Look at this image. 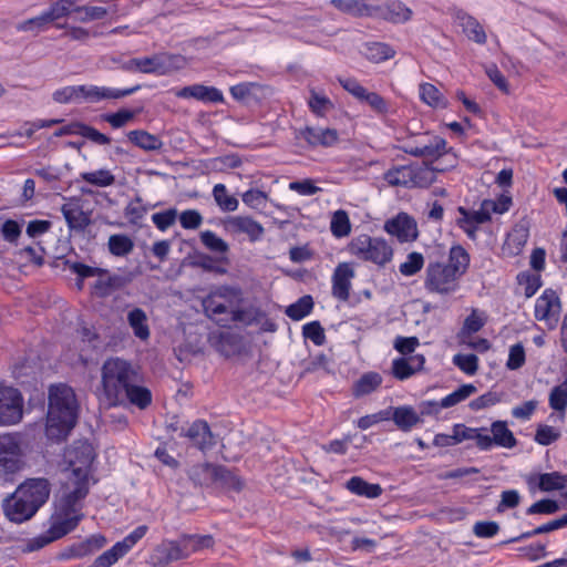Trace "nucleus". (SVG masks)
<instances>
[{"instance_id": "f257e3e1", "label": "nucleus", "mask_w": 567, "mask_h": 567, "mask_svg": "<svg viewBox=\"0 0 567 567\" xmlns=\"http://www.w3.org/2000/svg\"><path fill=\"white\" fill-rule=\"evenodd\" d=\"M79 417V404L73 389L64 383L49 388L45 435L55 442L64 441Z\"/></svg>"}, {"instance_id": "f03ea898", "label": "nucleus", "mask_w": 567, "mask_h": 567, "mask_svg": "<svg viewBox=\"0 0 567 567\" xmlns=\"http://www.w3.org/2000/svg\"><path fill=\"white\" fill-rule=\"evenodd\" d=\"M134 381H143L138 368L122 358H109L101 367V382L95 396L106 409L122 406V394Z\"/></svg>"}, {"instance_id": "7ed1b4c3", "label": "nucleus", "mask_w": 567, "mask_h": 567, "mask_svg": "<svg viewBox=\"0 0 567 567\" xmlns=\"http://www.w3.org/2000/svg\"><path fill=\"white\" fill-rule=\"evenodd\" d=\"M140 89V84L125 89L96 85H69L56 90L53 93V100L61 104L81 101L99 102L101 100H118L137 92Z\"/></svg>"}, {"instance_id": "20e7f679", "label": "nucleus", "mask_w": 567, "mask_h": 567, "mask_svg": "<svg viewBox=\"0 0 567 567\" xmlns=\"http://www.w3.org/2000/svg\"><path fill=\"white\" fill-rule=\"evenodd\" d=\"M82 518L83 514L76 513V509L70 511L56 505V509L51 516L49 528L42 534L29 539L27 550H39L50 543L64 537L79 526Z\"/></svg>"}, {"instance_id": "39448f33", "label": "nucleus", "mask_w": 567, "mask_h": 567, "mask_svg": "<svg viewBox=\"0 0 567 567\" xmlns=\"http://www.w3.org/2000/svg\"><path fill=\"white\" fill-rule=\"evenodd\" d=\"M348 251L351 256L363 262H370L379 268H384L393 259V248L382 237H372L361 234L351 239L348 244Z\"/></svg>"}, {"instance_id": "423d86ee", "label": "nucleus", "mask_w": 567, "mask_h": 567, "mask_svg": "<svg viewBox=\"0 0 567 567\" xmlns=\"http://www.w3.org/2000/svg\"><path fill=\"white\" fill-rule=\"evenodd\" d=\"M185 65L186 59L182 54L163 53L131 59L125 63L124 69L147 74L166 75L182 70Z\"/></svg>"}, {"instance_id": "0eeeda50", "label": "nucleus", "mask_w": 567, "mask_h": 567, "mask_svg": "<svg viewBox=\"0 0 567 567\" xmlns=\"http://www.w3.org/2000/svg\"><path fill=\"white\" fill-rule=\"evenodd\" d=\"M423 287L429 293L447 296L460 289V279L444 262L430 260L425 267Z\"/></svg>"}, {"instance_id": "6e6552de", "label": "nucleus", "mask_w": 567, "mask_h": 567, "mask_svg": "<svg viewBox=\"0 0 567 567\" xmlns=\"http://www.w3.org/2000/svg\"><path fill=\"white\" fill-rule=\"evenodd\" d=\"M96 457L93 445L86 440H76L66 446L63 461L72 472V477L90 478Z\"/></svg>"}, {"instance_id": "1a4fd4ad", "label": "nucleus", "mask_w": 567, "mask_h": 567, "mask_svg": "<svg viewBox=\"0 0 567 567\" xmlns=\"http://www.w3.org/2000/svg\"><path fill=\"white\" fill-rule=\"evenodd\" d=\"M338 82L342 89L351 94L355 100L369 105L375 115L383 117L390 113V103L379 93L369 92L355 78L340 76L338 78Z\"/></svg>"}, {"instance_id": "9d476101", "label": "nucleus", "mask_w": 567, "mask_h": 567, "mask_svg": "<svg viewBox=\"0 0 567 567\" xmlns=\"http://www.w3.org/2000/svg\"><path fill=\"white\" fill-rule=\"evenodd\" d=\"M146 525L134 528L122 540L116 542L110 549L99 555L87 567H111L124 557L147 533Z\"/></svg>"}, {"instance_id": "9b49d317", "label": "nucleus", "mask_w": 567, "mask_h": 567, "mask_svg": "<svg viewBox=\"0 0 567 567\" xmlns=\"http://www.w3.org/2000/svg\"><path fill=\"white\" fill-rule=\"evenodd\" d=\"M106 544L107 538L103 534H91L63 547L55 558L59 561L84 559L100 551Z\"/></svg>"}, {"instance_id": "f8f14e48", "label": "nucleus", "mask_w": 567, "mask_h": 567, "mask_svg": "<svg viewBox=\"0 0 567 567\" xmlns=\"http://www.w3.org/2000/svg\"><path fill=\"white\" fill-rule=\"evenodd\" d=\"M23 396L12 386H0V426L19 423L23 416Z\"/></svg>"}, {"instance_id": "ddd939ff", "label": "nucleus", "mask_w": 567, "mask_h": 567, "mask_svg": "<svg viewBox=\"0 0 567 567\" xmlns=\"http://www.w3.org/2000/svg\"><path fill=\"white\" fill-rule=\"evenodd\" d=\"M560 311V298L554 289H545L536 299L534 317L538 321H544L549 329H554L557 326Z\"/></svg>"}, {"instance_id": "4468645a", "label": "nucleus", "mask_w": 567, "mask_h": 567, "mask_svg": "<svg viewBox=\"0 0 567 567\" xmlns=\"http://www.w3.org/2000/svg\"><path fill=\"white\" fill-rule=\"evenodd\" d=\"M384 230L399 243H412L417 239L419 230L415 219L406 213H399L395 217L388 219Z\"/></svg>"}, {"instance_id": "2eb2a0df", "label": "nucleus", "mask_w": 567, "mask_h": 567, "mask_svg": "<svg viewBox=\"0 0 567 567\" xmlns=\"http://www.w3.org/2000/svg\"><path fill=\"white\" fill-rule=\"evenodd\" d=\"M17 492L22 495L31 506L37 507V512L48 502L51 485L47 478H28L21 483Z\"/></svg>"}, {"instance_id": "dca6fc26", "label": "nucleus", "mask_w": 567, "mask_h": 567, "mask_svg": "<svg viewBox=\"0 0 567 567\" xmlns=\"http://www.w3.org/2000/svg\"><path fill=\"white\" fill-rule=\"evenodd\" d=\"M61 213L71 233L83 234L91 225V213L84 212L79 198H70L61 206Z\"/></svg>"}, {"instance_id": "f3484780", "label": "nucleus", "mask_w": 567, "mask_h": 567, "mask_svg": "<svg viewBox=\"0 0 567 567\" xmlns=\"http://www.w3.org/2000/svg\"><path fill=\"white\" fill-rule=\"evenodd\" d=\"M457 212L460 217L456 219V225L472 240L476 239L478 226L492 220L483 202L477 210H470L463 206H458Z\"/></svg>"}, {"instance_id": "a211bd4d", "label": "nucleus", "mask_w": 567, "mask_h": 567, "mask_svg": "<svg viewBox=\"0 0 567 567\" xmlns=\"http://www.w3.org/2000/svg\"><path fill=\"white\" fill-rule=\"evenodd\" d=\"M172 92L178 99H194L205 104H221L225 103L223 92L216 86H208L204 84H193L181 89H173Z\"/></svg>"}, {"instance_id": "6ab92c4d", "label": "nucleus", "mask_w": 567, "mask_h": 567, "mask_svg": "<svg viewBox=\"0 0 567 567\" xmlns=\"http://www.w3.org/2000/svg\"><path fill=\"white\" fill-rule=\"evenodd\" d=\"M178 436L186 437L193 446L202 452L210 450L215 445L214 434L204 420H196L187 427H181Z\"/></svg>"}, {"instance_id": "aec40b11", "label": "nucleus", "mask_w": 567, "mask_h": 567, "mask_svg": "<svg viewBox=\"0 0 567 567\" xmlns=\"http://www.w3.org/2000/svg\"><path fill=\"white\" fill-rule=\"evenodd\" d=\"M355 277V271L350 262H340L333 270L331 277V293L342 302L350 299L351 280Z\"/></svg>"}, {"instance_id": "412c9836", "label": "nucleus", "mask_w": 567, "mask_h": 567, "mask_svg": "<svg viewBox=\"0 0 567 567\" xmlns=\"http://www.w3.org/2000/svg\"><path fill=\"white\" fill-rule=\"evenodd\" d=\"M224 227L233 235L246 234L251 243L260 240L265 231L262 225L250 216L228 217Z\"/></svg>"}, {"instance_id": "4be33fe9", "label": "nucleus", "mask_w": 567, "mask_h": 567, "mask_svg": "<svg viewBox=\"0 0 567 567\" xmlns=\"http://www.w3.org/2000/svg\"><path fill=\"white\" fill-rule=\"evenodd\" d=\"M452 148H447V142L441 136H433L429 143H409L404 152L415 157H423L436 161L447 154Z\"/></svg>"}, {"instance_id": "5701e85b", "label": "nucleus", "mask_w": 567, "mask_h": 567, "mask_svg": "<svg viewBox=\"0 0 567 567\" xmlns=\"http://www.w3.org/2000/svg\"><path fill=\"white\" fill-rule=\"evenodd\" d=\"M3 511L6 517L13 523L21 524L31 519L35 513L37 507L31 506L22 495L16 491L14 494L4 501Z\"/></svg>"}, {"instance_id": "b1692460", "label": "nucleus", "mask_w": 567, "mask_h": 567, "mask_svg": "<svg viewBox=\"0 0 567 567\" xmlns=\"http://www.w3.org/2000/svg\"><path fill=\"white\" fill-rule=\"evenodd\" d=\"M372 18L382 19L391 23H404L412 18V10L399 0L384 4H373Z\"/></svg>"}, {"instance_id": "393cba45", "label": "nucleus", "mask_w": 567, "mask_h": 567, "mask_svg": "<svg viewBox=\"0 0 567 567\" xmlns=\"http://www.w3.org/2000/svg\"><path fill=\"white\" fill-rule=\"evenodd\" d=\"M529 238V225L526 220L515 224L507 233L503 244V252L508 257L520 255Z\"/></svg>"}, {"instance_id": "a878e982", "label": "nucleus", "mask_w": 567, "mask_h": 567, "mask_svg": "<svg viewBox=\"0 0 567 567\" xmlns=\"http://www.w3.org/2000/svg\"><path fill=\"white\" fill-rule=\"evenodd\" d=\"M233 292L234 289L227 286L219 287L209 292L202 301L206 316L218 323V319H220L219 316L228 315L225 299H227Z\"/></svg>"}, {"instance_id": "bb28decb", "label": "nucleus", "mask_w": 567, "mask_h": 567, "mask_svg": "<svg viewBox=\"0 0 567 567\" xmlns=\"http://www.w3.org/2000/svg\"><path fill=\"white\" fill-rule=\"evenodd\" d=\"M299 135L311 147H331L339 141L338 131L329 127L322 128L306 126L305 128L300 130Z\"/></svg>"}, {"instance_id": "cd10ccee", "label": "nucleus", "mask_w": 567, "mask_h": 567, "mask_svg": "<svg viewBox=\"0 0 567 567\" xmlns=\"http://www.w3.org/2000/svg\"><path fill=\"white\" fill-rule=\"evenodd\" d=\"M153 401L152 391L143 385V381H134L122 394V406L130 404L140 410H146Z\"/></svg>"}, {"instance_id": "c85d7f7f", "label": "nucleus", "mask_w": 567, "mask_h": 567, "mask_svg": "<svg viewBox=\"0 0 567 567\" xmlns=\"http://www.w3.org/2000/svg\"><path fill=\"white\" fill-rule=\"evenodd\" d=\"M475 392H476L475 385H473L471 383L463 384L460 388H457L455 391H453L450 394L442 398L440 402H435V401L425 402L424 404H426L431 409H429L426 411H422V413L439 412L441 409L452 408V406L465 401L468 396H471Z\"/></svg>"}, {"instance_id": "c756f323", "label": "nucleus", "mask_w": 567, "mask_h": 567, "mask_svg": "<svg viewBox=\"0 0 567 567\" xmlns=\"http://www.w3.org/2000/svg\"><path fill=\"white\" fill-rule=\"evenodd\" d=\"M425 358L423 354H415L409 358H396L392 361V374L395 379L404 381L424 367Z\"/></svg>"}, {"instance_id": "7c9ffc66", "label": "nucleus", "mask_w": 567, "mask_h": 567, "mask_svg": "<svg viewBox=\"0 0 567 567\" xmlns=\"http://www.w3.org/2000/svg\"><path fill=\"white\" fill-rule=\"evenodd\" d=\"M455 19L468 40L474 41L477 44L486 43V32L476 18L463 10H458L455 13Z\"/></svg>"}, {"instance_id": "2f4dec72", "label": "nucleus", "mask_w": 567, "mask_h": 567, "mask_svg": "<svg viewBox=\"0 0 567 567\" xmlns=\"http://www.w3.org/2000/svg\"><path fill=\"white\" fill-rule=\"evenodd\" d=\"M74 481V488L65 493L60 502L59 506L66 509H76V513H82L81 501L84 499L89 494V480L83 477H72Z\"/></svg>"}, {"instance_id": "473e14b6", "label": "nucleus", "mask_w": 567, "mask_h": 567, "mask_svg": "<svg viewBox=\"0 0 567 567\" xmlns=\"http://www.w3.org/2000/svg\"><path fill=\"white\" fill-rule=\"evenodd\" d=\"M471 264L470 252L460 244H454L449 249L447 261L444 265L461 280L467 272Z\"/></svg>"}, {"instance_id": "72a5a7b5", "label": "nucleus", "mask_w": 567, "mask_h": 567, "mask_svg": "<svg viewBox=\"0 0 567 567\" xmlns=\"http://www.w3.org/2000/svg\"><path fill=\"white\" fill-rule=\"evenodd\" d=\"M213 485L224 492L239 493L243 491L245 483L235 471L224 465H216Z\"/></svg>"}, {"instance_id": "f704fd0d", "label": "nucleus", "mask_w": 567, "mask_h": 567, "mask_svg": "<svg viewBox=\"0 0 567 567\" xmlns=\"http://www.w3.org/2000/svg\"><path fill=\"white\" fill-rule=\"evenodd\" d=\"M390 419L402 432H410L416 424L422 422L421 416L411 405L389 408Z\"/></svg>"}, {"instance_id": "c9c22d12", "label": "nucleus", "mask_w": 567, "mask_h": 567, "mask_svg": "<svg viewBox=\"0 0 567 567\" xmlns=\"http://www.w3.org/2000/svg\"><path fill=\"white\" fill-rule=\"evenodd\" d=\"M382 383L380 373L370 371L363 373L351 388L353 398L360 399L374 392Z\"/></svg>"}, {"instance_id": "e433bc0d", "label": "nucleus", "mask_w": 567, "mask_h": 567, "mask_svg": "<svg viewBox=\"0 0 567 567\" xmlns=\"http://www.w3.org/2000/svg\"><path fill=\"white\" fill-rule=\"evenodd\" d=\"M157 553L161 555V559L165 564L189 557L182 536L177 540L163 542L157 547Z\"/></svg>"}, {"instance_id": "4c0bfd02", "label": "nucleus", "mask_w": 567, "mask_h": 567, "mask_svg": "<svg viewBox=\"0 0 567 567\" xmlns=\"http://www.w3.org/2000/svg\"><path fill=\"white\" fill-rule=\"evenodd\" d=\"M346 488L357 495L370 499L378 498L383 489L380 484L369 483L360 476H352L346 482Z\"/></svg>"}, {"instance_id": "58836bf2", "label": "nucleus", "mask_w": 567, "mask_h": 567, "mask_svg": "<svg viewBox=\"0 0 567 567\" xmlns=\"http://www.w3.org/2000/svg\"><path fill=\"white\" fill-rule=\"evenodd\" d=\"M339 11L350 14L355 18L370 17L372 18L373 4H369L365 0H330Z\"/></svg>"}, {"instance_id": "ea45409f", "label": "nucleus", "mask_w": 567, "mask_h": 567, "mask_svg": "<svg viewBox=\"0 0 567 567\" xmlns=\"http://www.w3.org/2000/svg\"><path fill=\"white\" fill-rule=\"evenodd\" d=\"M548 404L555 413L550 414V419L564 423L567 412V389L563 385H556L550 390Z\"/></svg>"}, {"instance_id": "a19ab883", "label": "nucleus", "mask_w": 567, "mask_h": 567, "mask_svg": "<svg viewBox=\"0 0 567 567\" xmlns=\"http://www.w3.org/2000/svg\"><path fill=\"white\" fill-rule=\"evenodd\" d=\"M216 465L204 462L192 465L187 471L188 478L199 486H213Z\"/></svg>"}, {"instance_id": "79ce46f5", "label": "nucleus", "mask_w": 567, "mask_h": 567, "mask_svg": "<svg viewBox=\"0 0 567 567\" xmlns=\"http://www.w3.org/2000/svg\"><path fill=\"white\" fill-rule=\"evenodd\" d=\"M131 143L143 151H159L163 147L162 140L144 130H134L127 133Z\"/></svg>"}, {"instance_id": "37998d69", "label": "nucleus", "mask_w": 567, "mask_h": 567, "mask_svg": "<svg viewBox=\"0 0 567 567\" xmlns=\"http://www.w3.org/2000/svg\"><path fill=\"white\" fill-rule=\"evenodd\" d=\"M420 99L426 105L433 109H445L447 106V100L444 94L432 83L420 84Z\"/></svg>"}, {"instance_id": "c03bdc74", "label": "nucleus", "mask_w": 567, "mask_h": 567, "mask_svg": "<svg viewBox=\"0 0 567 567\" xmlns=\"http://www.w3.org/2000/svg\"><path fill=\"white\" fill-rule=\"evenodd\" d=\"M364 56L374 63H380L392 59L395 55V50L383 42H368L363 47Z\"/></svg>"}, {"instance_id": "a18cd8bd", "label": "nucleus", "mask_w": 567, "mask_h": 567, "mask_svg": "<svg viewBox=\"0 0 567 567\" xmlns=\"http://www.w3.org/2000/svg\"><path fill=\"white\" fill-rule=\"evenodd\" d=\"M494 444L505 449H513L517 444L514 433L508 429L505 421H495L491 425Z\"/></svg>"}, {"instance_id": "49530a36", "label": "nucleus", "mask_w": 567, "mask_h": 567, "mask_svg": "<svg viewBox=\"0 0 567 567\" xmlns=\"http://www.w3.org/2000/svg\"><path fill=\"white\" fill-rule=\"evenodd\" d=\"M127 321L133 329L134 336L141 340L150 338V328L147 324V317L143 309L134 308L127 315Z\"/></svg>"}, {"instance_id": "de8ad7c7", "label": "nucleus", "mask_w": 567, "mask_h": 567, "mask_svg": "<svg viewBox=\"0 0 567 567\" xmlns=\"http://www.w3.org/2000/svg\"><path fill=\"white\" fill-rule=\"evenodd\" d=\"M411 165H402L385 172L384 179L391 186L413 188V179L411 177Z\"/></svg>"}, {"instance_id": "09e8293b", "label": "nucleus", "mask_w": 567, "mask_h": 567, "mask_svg": "<svg viewBox=\"0 0 567 567\" xmlns=\"http://www.w3.org/2000/svg\"><path fill=\"white\" fill-rule=\"evenodd\" d=\"M313 306V298L305 295L287 307L286 315L293 321H300L312 312Z\"/></svg>"}, {"instance_id": "8fccbe9b", "label": "nucleus", "mask_w": 567, "mask_h": 567, "mask_svg": "<svg viewBox=\"0 0 567 567\" xmlns=\"http://www.w3.org/2000/svg\"><path fill=\"white\" fill-rule=\"evenodd\" d=\"M517 284L524 288L526 298H532L543 286L540 274L530 272L528 270L520 271L516 277Z\"/></svg>"}, {"instance_id": "3c124183", "label": "nucleus", "mask_w": 567, "mask_h": 567, "mask_svg": "<svg viewBox=\"0 0 567 567\" xmlns=\"http://www.w3.org/2000/svg\"><path fill=\"white\" fill-rule=\"evenodd\" d=\"M80 179L96 187H109L115 183V176L106 168L80 173Z\"/></svg>"}, {"instance_id": "603ef678", "label": "nucleus", "mask_w": 567, "mask_h": 567, "mask_svg": "<svg viewBox=\"0 0 567 567\" xmlns=\"http://www.w3.org/2000/svg\"><path fill=\"white\" fill-rule=\"evenodd\" d=\"M76 0H58L53 2L43 13L51 23L65 18L75 11Z\"/></svg>"}, {"instance_id": "864d4df0", "label": "nucleus", "mask_w": 567, "mask_h": 567, "mask_svg": "<svg viewBox=\"0 0 567 567\" xmlns=\"http://www.w3.org/2000/svg\"><path fill=\"white\" fill-rule=\"evenodd\" d=\"M64 264L71 272L79 277V281H84L86 278L91 277H104L107 275L106 269L92 267L80 261L66 260Z\"/></svg>"}, {"instance_id": "5fc2aeb1", "label": "nucleus", "mask_w": 567, "mask_h": 567, "mask_svg": "<svg viewBox=\"0 0 567 567\" xmlns=\"http://www.w3.org/2000/svg\"><path fill=\"white\" fill-rule=\"evenodd\" d=\"M213 197L223 212H235L238 208V199L228 194L224 184H216L214 186Z\"/></svg>"}, {"instance_id": "6e6d98bb", "label": "nucleus", "mask_w": 567, "mask_h": 567, "mask_svg": "<svg viewBox=\"0 0 567 567\" xmlns=\"http://www.w3.org/2000/svg\"><path fill=\"white\" fill-rule=\"evenodd\" d=\"M330 230L336 238H342L351 233V223L349 215L346 210L339 209L333 213Z\"/></svg>"}, {"instance_id": "4d7b16f0", "label": "nucleus", "mask_w": 567, "mask_h": 567, "mask_svg": "<svg viewBox=\"0 0 567 567\" xmlns=\"http://www.w3.org/2000/svg\"><path fill=\"white\" fill-rule=\"evenodd\" d=\"M188 556L203 549L212 548L215 544L212 535H182Z\"/></svg>"}, {"instance_id": "13d9d810", "label": "nucleus", "mask_w": 567, "mask_h": 567, "mask_svg": "<svg viewBox=\"0 0 567 567\" xmlns=\"http://www.w3.org/2000/svg\"><path fill=\"white\" fill-rule=\"evenodd\" d=\"M200 243L212 252L226 255L229 250L228 244L218 237L213 230H203L199 234Z\"/></svg>"}, {"instance_id": "bf43d9fd", "label": "nucleus", "mask_w": 567, "mask_h": 567, "mask_svg": "<svg viewBox=\"0 0 567 567\" xmlns=\"http://www.w3.org/2000/svg\"><path fill=\"white\" fill-rule=\"evenodd\" d=\"M20 259H23L27 264H33L38 267L44 264L45 249L40 243L34 245L25 246L19 249L17 252Z\"/></svg>"}, {"instance_id": "052dcab7", "label": "nucleus", "mask_w": 567, "mask_h": 567, "mask_svg": "<svg viewBox=\"0 0 567 567\" xmlns=\"http://www.w3.org/2000/svg\"><path fill=\"white\" fill-rule=\"evenodd\" d=\"M308 106L316 116L323 117L333 109V103L324 94H319L312 90L308 100Z\"/></svg>"}, {"instance_id": "680f3d73", "label": "nucleus", "mask_w": 567, "mask_h": 567, "mask_svg": "<svg viewBox=\"0 0 567 567\" xmlns=\"http://www.w3.org/2000/svg\"><path fill=\"white\" fill-rule=\"evenodd\" d=\"M74 13L78 14L76 20L80 22H90L102 20L107 16V9L97 6H76Z\"/></svg>"}, {"instance_id": "e2e57ef3", "label": "nucleus", "mask_w": 567, "mask_h": 567, "mask_svg": "<svg viewBox=\"0 0 567 567\" xmlns=\"http://www.w3.org/2000/svg\"><path fill=\"white\" fill-rule=\"evenodd\" d=\"M134 244L126 235H112L109 238V250L112 255L123 257L130 254Z\"/></svg>"}, {"instance_id": "0e129e2a", "label": "nucleus", "mask_w": 567, "mask_h": 567, "mask_svg": "<svg viewBox=\"0 0 567 567\" xmlns=\"http://www.w3.org/2000/svg\"><path fill=\"white\" fill-rule=\"evenodd\" d=\"M424 267V257L419 251L408 254L406 260L399 266V271L405 277H412Z\"/></svg>"}, {"instance_id": "69168bd1", "label": "nucleus", "mask_w": 567, "mask_h": 567, "mask_svg": "<svg viewBox=\"0 0 567 567\" xmlns=\"http://www.w3.org/2000/svg\"><path fill=\"white\" fill-rule=\"evenodd\" d=\"M566 480L558 472L544 473L538 477V487L543 492L559 491L565 487Z\"/></svg>"}, {"instance_id": "338daca9", "label": "nucleus", "mask_w": 567, "mask_h": 567, "mask_svg": "<svg viewBox=\"0 0 567 567\" xmlns=\"http://www.w3.org/2000/svg\"><path fill=\"white\" fill-rule=\"evenodd\" d=\"M411 177L413 179V187L425 188L429 187L435 179V173L427 166H413L411 165Z\"/></svg>"}, {"instance_id": "774afa93", "label": "nucleus", "mask_w": 567, "mask_h": 567, "mask_svg": "<svg viewBox=\"0 0 567 567\" xmlns=\"http://www.w3.org/2000/svg\"><path fill=\"white\" fill-rule=\"evenodd\" d=\"M560 435L561 433L558 429L547 424H539L536 429L534 441L539 445L548 446L558 441Z\"/></svg>"}]
</instances>
